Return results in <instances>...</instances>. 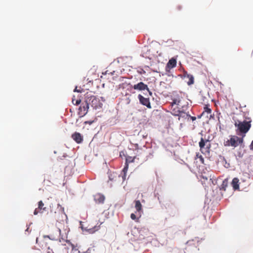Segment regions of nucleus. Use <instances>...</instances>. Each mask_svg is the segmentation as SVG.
Segmentation results:
<instances>
[{"label": "nucleus", "mask_w": 253, "mask_h": 253, "mask_svg": "<svg viewBox=\"0 0 253 253\" xmlns=\"http://www.w3.org/2000/svg\"><path fill=\"white\" fill-rule=\"evenodd\" d=\"M243 154L241 152H238L236 155L237 157L239 158H242L243 157Z\"/></svg>", "instance_id": "cd10ccee"}, {"label": "nucleus", "mask_w": 253, "mask_h": 253, "mask_svg": "<svg viewBox=\"0 0 253 253\" xmlns=\"http://www.w3.org/2000/svg\"><path fill=\"white\" fill-rule=\"evenodd\" d=\"M74 91V92H81V91L79 89H78L77 87L75 88Z\"/></svg>", "instance_id": "7c9ffc66"}, {"label": "nucleus", "mask_w": 253, "mask_h": 253, "mask_svg": "<svg viewBox=\"0 0 253 253\" xmlns=\"http://www.w3.org/2000/svg\"><path fill=\"white\" fill-rule=\"evenodd\" d=\"M81 102V99L76 100L75 98L72 99V103L74 105H78L80 104Z\"/></svg>", "instance_id": "5701e85b"}, {"label": "nucleus", "mask_w": 253, "mask_h": 253, "mask_svg": "<svg viewBox=\"0 0 253 253\" xmlns=\"http://www.w3.org/2000/svg\"><path fill=\"white\" fill-rule=\"evenodd\" d=\"M88 109L89 106L87 103H83L79 109V115L81 117H84L87 113Z\"/></svg>", "instance_id": "39448f33"}, {"label": "nucleus", "mask_w": 253, "mask_h": 253, "mask_svg": "<svg viewBox=\"0 0 253 253\" xmlns=\"http://www.w3.org/2000/svg\"><path fill=\"white\" fill-rule=\"evenodd\" d=\"M250 147L251 150H253V140L252 141Z\"/></svg>", "instance_id": "c756f323"}, {"label": "nucleus", "mask_w": 253, "mask_h": 253, "mask_svg": "<svg viewBox=\"0 0 253 253\" xmlns=\"http://www.w3.org/2000/svg\"><path fill=\"white\" fill-rule=\"evenodd\" d=\"M122 179L123 180H125L126 179V174L125 173H122Z\"/></svg>", "instance_id": "c85d7f7f"}, {"label": "nucleus", "mask_w": 253, "mask_h": 253, "mask_svg": "<svg viewBox=\"0 0 253 253\" xmlns=\"http://www.w3.org/2000/svg\"><path fill=\"white\" fill-rule=\"evenodd\" d=\"M53 240H56V238H55V237H54V238H53Z\"/></svg>", "instance_id": "c9c22d12"}, {"label": "nucleus", "mask_w": 253, "mask_h": 253, "mask_svg": "<svg viewBox=\"0 0 253 253\" xmlns=\"http://www.w3.org/2000/svg\"><path fill=\"white\" fill-rule=\"evenodd\" d=\"M46 207H44V204L42 201H40L38 203V208L34 211V214L37 215L39 212H42L43 211H46Z\"/></svg>", "instance_id": "1a4fd4ad"}, {"label": "nucleus", "mask_w": 253, "mask_h": 253, "mask_svg": "<svg viewBox=\"0 0 253 253\" xmlns=\"http://www.w3.org/2000/svg\"><path fill=\"white\" fill-rule=\"evenodd\" d=\"M239 179L237 178H234L232 180L231 184L234 190H237L239 188V185L238 184Z\"/></svg>", "instance_id": "f3484780"}, {"label": "nucleus", "mask_w": 253, "mask_h": 253, "mask_svg": "<svg viewBox=\"0 0 253 253\" xmlns=\"http://www.w3.org/2000/svg\"><path fill=\"white\" fill-rule=\"evenodd\" d=\"M39 239L38 238L36 239V243L39 244ZM40 246L42 248H47L48 250H50L49 247L47 246V243L45 240L43 239L40 241L39 243Z\"/></svg>", "instance_id": "4468645a"}, {"label": "nucleus", "mask_w": 253, "mask_h": 253, "mask_svg": "<svg viewBox=\"0 0 253 253\" xmlns=\"http://www.w3.org/2000/svg\"><path fill=\"white\" fill-rule=\"evenodd\" d=\"M251 121H244L241 122L239 120L235 121L234 125L237 127V130L241 133L245 134L251 127ZM245 135H244V136Z\"/></svg>", "instance_id": "f03ea898"}, {"label": "nucleus", "mask_w": 253, "mask_h": 253, "mask_svg": "<svg viewBox=\"0 0 253 253\" xmlns=\"http://www.w3.org/2000/svg\"><path fill=\"white\" fill-rule=\"evenodd\" d=\"M47 237L50 238L49 236H47Z\"/></svg>", "instance_id": "e433bc0d"}, {"label": "nucleus", "mask_w": 253, "mask_h": 253, "mask_svg": "<svg viewBox=\"0 0 253 253\" xmlns=\"http://www.w3.org/2000/svg\"><path fill=\"white\" fill-rule=\"evenodd\" d=\"M190 117H191V119H192L193 121L195 120H196V119L195 117H191V116H190Z\"/></svg>", "instance_id": "2f4dec72"}, {"label": "nucleus", "mask_w": 253, "mask_h": 253, "mask_svg": "<svg viewBox=\"0 0 253 253\" xmlns=\"http://www.w3.org/2000/svg\"><path fill=\"white\" fill-rule=\"evenodd\" d=\"M58 207H60V210H61L62 208L59 204H57Z\"/></svg>", "instance_id": "f704fd0d"}, {"label": "nucleus", "mask_w": 253, "mask_h": 253, "mask_svg": "<svg viewBox=\"0 0 253 253\" xmlns=\"http://www.w3.org/2000/svg\"><path fill=\"white\" fill-rule=\"evenodd\" d=\"M205 112L208 114H210L211 112V110L209 107L208 105H205L204 107V111L202 113V115H203Z\"/></svg>", "instance_id": "412c9836"}, {"label": "nucleus", "mask_w": 253, "mask_h": 253, "mask_svg": "<svg viewBox=\"0 0 253 253\" xmlns=\"http://www.w3.org/2000/svg\"><path fill=\"white\" fill-rule=\"evenodd\" d=\"M94 122L93 121H85L84 122V125L88 124L89 125H91Z\"/></svg>", "instance_id": "bb28decb"}, {"label": "nucleus", "mask_w": 253, "mask_h": 253, "mask_svg": "<svg viewBox=\"0 0 253 253\" xmlns=\"http://www.w3.org/2000/svg\"><path fill=\"white\" fill-rule=\"evenodd\" d=\"M138 98L141 104L146 106L148 108H151V104L149 98H145L141 94L138 95Z\"/></svg>", "instance_id": "423d86ee"}, {"label": "nucleus", "mask_w": 253, "mask_h": 253, "mask_svg": "<svg viewBox=\"0 0 253 253\" xmlns=\"http://www.w3.org/2000/svg\"><path fill=\"white\" fill-rule=\"evenodd\" d=\"M130 217L132 220H136L137 221L138 219V218L136 217L135 214L133 213L130 214Z\"/></svg>", "instance_id": "a878e982"}, {"label": "nucleus", "mask_w": 253, "mask_h": 253, "mask_svg": "<svg viewBox=\"0 0 253 253\" xmlns=\"http://www.w3.org/2000/svg\"><path fill=\"white\" fill-rule=\"evenodd\" d=\"M198 158L199 159V160L202 164H204V159L202 155H199V154H197L196 155L195 159H196Z\"/></svg>", "instance_id": "4be33fe9"}, {"label": "nucleus", "mask_w": 253, "mask_h": 253, "mask_svg": "<svg viewBox=\"0 0 253 253\" xmlns=\"http://www.w3.org/2000/svg\"><path fill=\"white\" fill-rule=\"evenodd\" d=\"M184 77L188 79L187 81V84L190 85L194 84V77L192 75L185 74H184Z\"/></svg>", "instance_id": "2eb2a0df"}, {"label": "nucleus", "mask_w": 253, "mask_h": 253, "mask_svg": "<svg viewBox=\"0 0 253 253\" xmlns=\"http://www.w3.org/2000/svg\"><path fill=\"white\" fill-rule=\"evenodd\" d=\"M177 116L178 117V120H180V118H186L187 117H190L189 115L186 114L183 111H180V113Z\"/></svg>", "instance_id": "a211bd4d"}, {"label": "nucleus", "mask_w": 253, "mask_h": 253, "mask_svg": "<svg viewBox=\"0 0 253 253\" xmlns=\"http://www.w3.org/2000/svg\"><path fill=\"white\" fill-rule=\"evenodd\" d=\"M243 142V138L239 137L236 135H232L230 139H228L224 142V145L227 147L232 146L236 147L239 145L242 144Z\"/></svg>", "instance_id": "7ed1b4c3"}, {"label": "nucleus", "mask_w": 253, "mask_h": 253, "mask_svg": "<svg viewBox=\"0 0 253 253\" xmlns=\"http://www.w3.org/2000/svg\"><path fill=\"white\" fill-rule=\"evenodd\" d=\"M99 225H96V226H94L93 228H90L87 230L89 233L93 234L95 231H98L100 229V225L103 223V221H99Z\"/></svg>", "instance_id": "ddd939ff"}, {"label": "nucleus", "mask_w": 253, "mask_h": 253, "mask_svg": "<svg viewBox=\"0 0 253 253\" xmlns=\"http://www.w3.org/2000/svg\"><path fill=\"white\" fill-rule=\"evenodd\" d=\"M55 232L57 237H59L60 235L61 230L59 228H57L55 229Z\"/></svg>", "instance_id": "393cba45"}, {"label": "nucleus", "mask_w": 253, "mask_h": 253, "mask_svg": "<svg viewBox=\"0 0 253 253\" xmlns=\"http://www.w3.org/2000/svg\"><path fill=\"white\" fill-rule=\"evenodd\" d=\"M85 102L90 106L94 109H97L101 108L102 106V103L100 102L99 98L96 96L86 93L85 97Z\"/></svg>", "instance_id": "f257e3e1"}, {"label": "nucleus", "mask_w": 253, "mask_h": 253, "mask_svg": "<svg viewBox=\"0 0 253 253\" xmlns=\"http://www.w3.org/2000/svg\"><path fill=\"white\" fill-rule=\"evenodd\" d=\"M201 152L204 154H209L210 152L211 144L208 140L201 138L199 143Z\"/></svg>", "instance_id": "20e7f679"}, {"label": "nucleus", "mask_w": 253, "mask_h": 253, "mask_svg": "<svg viewBox=\"0 0 253 253\" xmlns=\"http://www.w3.org/2000/svg\"><path fill=\"white\" fill-rule=\"evenodd\" d=\"M180 103V100L179 99H172V102L171 103L172 105V107H174V105H179Z\"/></svg>", "instance_id": "aec40b11"}, {"label": "nucleus", "mask_w": 253, "mask_h": 253, "mask_svg": "<svg viewBox=\"0 0 253 253\" xmlns=\"http://www.w3.org/2000/svg\"><path fill=\"white\" fill-rule=\"evenodd\" d=\"M134 89L138 90H144L145 89L149 90V88L147 84L143 82H140L137 84H134L133 86Z\"/></svg>", "instance_id": "6e6552de"}, {"label": "nucleus", "mask_w": 253, "mask_h": 253, "mask_svg": "<svg viewBox=\"0 0 253 253\" xmlns=\"http://www.w3.org/2000/svg\"><path fill=\"white\" fill-rule=\"evenodd\" d=\"M176 65V60L173 58H171L167 63V67L169 68H172L175 67Z\"/></svg>", "instance_id": "dca6fc26"}, {"label": "nucleus", "mask_w": 253, "mask_h": 253, "mask_svg": "<svg viewBox=\"0 0 253 253\" xmlns=\"http://www.w3.org/2000/svg\"><path fill=\"white\" fill-rule=\"evenodd\" d=\"M94 199L96 203L103 204L105 200V197L102 194H97L94 196Z\"/></svg>", "instance_id": "9d476101"}, {"label": "nucleus", "mask_w": 253, "mask_h": 253, "mask_svg": "<svg viewBox=\"0 0 253 253\" xmlns=\"http://www.w3.org/2000/svg\"><path fill=\"white\" fill-rule=\"evenodd\" d=\"M128 170V165L126 164L125 167L122 170V173L126 174L127 171Z\"/></svg>", "instance_id": "b1692460"}, {"label": "nucleus", "mask_w": 253, "mask_h": 253, "mask_svg": "<svg viewBox=\"0 0 253 253\" xmlns=\"http://www.w3.org/2000/svg\"><path fill=\"white\" fill-rule=\"evenodd\" d=\"M202 177H203L204 179H206V180H208V177H207V176H203V175H202Z\"/></svg>", "instance_id": "473e14b6"}, {"label": "nucleus", "mask_w": 253, "mask_h": 253, "mask_svg": "<svg viewBox=\"0 0 253 253\" xmlns=\"http://www.w3.org/2000/svg\"><path fill=\"white\" fill-rule=\"evenodd\" d=\"M170 110H171V113L173 116H177L180 113V110L179 108L176 106V105H174V107H172V105H170Z\"/></svg>", "instance_id": "f8f14e48"}, {"label": "nucleus", "mask_w": 253, "mask_h": 253, "mask_svg": "<svg viewBox=\"0 0 253 253\" xmlns=\"http://www.w3.org/2000/svg\"><path fill=\"white\" fill-rule=\"evenodd\" d=\"M72 139L78 144L81 143L83 141V137L79 132H76L72 135Z\"/></svg>", "instance_id": "0eeeda50"}, {"label": "nucleus", "mask_w": 253, "mask_h": 253, "mask_svg": "<svg viewBox=\"0 0 253 253\" xmlns=\"http://www.w3.org/2000/svg\"><path fill=\"white\" fill-rule=\"evenodd\" d=\"M135 208L136 212L140 213L142 211V206L139 200H135L134 201Z\"/></svg>", "instance_id": "9b49d317"}, {"label": "nucleus", "mask_w": 253, "mask_h": 253, "mask_svg": "<svg viewBox=\"0 0 253 253\" xmlns=\"http://www.w3.org/2000/svg\"><path fill=\"white\" fill-rule=\"evenodd\" d=\"M135 158H136L135 157H132L131 156H127L126 157V164L128 165V163H130L134 162Z\"/></svg>", "instance_id": "6ab92c4d"}, {"label": "nucleus", "mask_w": 253, "mask_h": 253, "mask_svg": "<svg viewBox=\"0 0 253 253\" xmlns=\"http://www.w3.org/2000/svg\"><path fill=\"white\" fill-rule=\"evenodd\" d=\"M47 253H53L52 251L51 250L50 251H48Z\"/></svg>", "instance_id": "72a5a7b5"}]
</instances>
